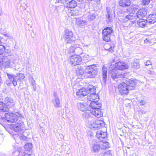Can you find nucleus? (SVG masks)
Returning a JSON list of instances; mask_svg holds the SVG:
<instances>
[{"mask_svg": "<svg viewBox=\"0 0 156 156\" xmlns=\"http://www.w3.org/2000/svg\"><path fill=\"white\" fill-rule=\"evenodd\" d=\"M90 107L91 108L90 110H86V112L83 114V118L84 119L91 117V115L99 118L103 116V113L101 111L100 108L101 106V103H98V102H91L90 105Z\"/></svg>", "mask_w": 156, "mask_h": 156, "instance_id": "nucleus-1", "label": "nucleus"}, {"mask_svg": "<svg viewBox=\"0 0 156 156\" xmlns=\"http://www.w3.org/2000/svg\"><path fill=\"white\" fill-rule=\"evenodd\" d=\"M86 123L88 127L92 129H98L101 127L105 125V122L100 120H95L94 117H89L86 118Z\"/></svg>", "mask_w": 156, "mask_h": 156, "instance_id": "nucleus-2", "label": "nucleus"}, {"mask_svg": "<svg viewBox=\"0 0 156 156\" xmlns=\"http://www.w3.org/2000/svg\"><path fill=\"white\" fill-rule=\"evenodd\" d=\"M98 69L95 65H90L85 67L84 76L86 78H93L98 73Z\"/></svg>", "mask_w": 156, "mask_h": 156, "instance_id": "nucleus-3", "label": "nucleus"}, {"mask_svg": "<svg viewBox=\"0 0 156 156\" xmlns=\"http://www.w3.org/2000/svg\"><path fill=\"white\" fill-rule=\"evenodd\" d=\"M21 114L18 113L16 114L11 113H6L5 115V119L8 122H15L18 120L21 119Z\"/></svg>", "mask_w": 156, "mask_h": 156, "instance_id": "nucleus-4", "label": "nucleus"}, {"mask_svg": "<svg viewBox=\"0 0 156 156\" xmlns=\"http://www.w3.org/2000/svg\"><path fill=\"white\" fill-rule=\"evenodd\" d=\"M113 30L111 27H107L102 30L103 38L106 41H109L111 40L110 37Z\"/></svg>", "mask_w": 156, "mask_h": 156, "instance_id": "nucleus-5", "label": "nucleus"}, {"mask_svg": "<svg viewBox=\"0 0 156 156\" xmlns=\"http://www.w3.org/2000/svg\"><path fill=\"white\" fill-rule=\"evenodd\" d=\"M65 41L66 43L73 44L74 42L73 39V34L72 32L68 29L65 30Z\"/></svg>", "mask_w": 156, "mask_h": 156, "instance_id": "nucleus-6", "label": "nucleus"}, {"mask_svg": "<svg viewBox=\"0 0 156 156\" xmlns=\"http://www.w3.org/2000/svg\"><path fill=\"white\" fill-rule=\"evenodd\" d=\"M119 91L122 95L127 94L129 90L127 84L122 82L118 85Z\"/></svg>", "mask_w": 156, "mask_h": 156, "instance_id": "nucleus-7", "label": "nucleus"}, {"mask_svg": "<svg viewBox=\"0 0 156 156\" xmlns=\"http://www.w3.org/2000/svg\"><path fill=\"white\" fill-rule=\"evenodd\" d=\"M24 125L23 122L20 120L16 124L11 125L10 127L15 132L23 131L24 128Z\"/></svg>", "mask_w": 156, "mask_h": 156, "instance_id": "nucleus-8", "label": "nucleus"}, {"mask_svg": "<svg viewBox=\"0 0 156 156\" xmlns=\"http://www.w3.org/2000/svg\"><path fill=\"white\" fill-rule=\"evenodd\" d=\"M70 63L74 66L79 65L82 62V58L79 55H74L70 57Z\"/></svg>", "mask_w": 156, "mask_h": 156, "instance_id": "nucleus-9", "label": "nucleus"}, {"mask_svg": "<svg viewBox=\"0 0 156 156\" xmlns=\"http://www.w3.org/2000/svg\"><path fill=\"white\" fill-rule=\"evenodd\" d=\"M128 68V66L126 63L122 61H119L115 63L114 69L119 71L122 69H127Z\"/></svg>", "mask_w": 156, "mask_h": 156, "instance_id": "nucleus-10", "label": "nucleus"}, {"mask_svg": "<svg viewBox=\"0 0 156 156\" xmlns=\"http://www.w3.org/2000/svg\"><path fill=\"white\" fill-rule=\"evenodd\" d=\"M109 73L111 74L112 78L115 81L117 80H116L117 79L120 78V73L119 71L116 69L114 68L112 69L110 67Z\"/></svg>", "mask_w": 156, "mask_h": 156, "instance_id": "nucleus-11", "label": "nucleus"}, {"mask_svg": "<svg viewBox=\"0 0 156 156\" xmlns=\"http://www.w3.org/2000/svg\"><path fill=\"white\" fill-rule=\"evenodd\" d=\"M87 100L92 102H98L97 101L99 99V97L98 94L95 93H92L89 94L87 96Z\"/></svg>", "mask_w": 156, "mask_h": 156, "instance_id": "nucleus-12", "label": "nucleus"}, {"mask_svg": "<svg viewBox=\"0 0 156 156\" xmlns=\"http://www.w3.org/2000/svg\"><path fill=\"white\" fill-rule=\"evenodd\" d=\"M16 61V59L14 57H8L7 59L5 61V65L7 66L14 67L15 66Z\"/></svg>", "mask_w": 156, "mask_h": 156, "instance_id": "nucleus-13", "label": "nucleus"}, {"mask_svg": "<svg viewBox=\"0 0 156 156\" xmlns=\"http://www.w3.org/2000/svg\"><path fill=\"white\" fill-rule=\"evenodd\" d=\"M147 13V9L144 8L140 9L136 14L137 18H140L144 17L146 16Z\"/></svg>", "mask_w": 156, "mask_h": 156, "instance_id": "nucleus-14", "label": "nucleus"}, {"mask_svg": "<svg viewBox=\"0 0 156 156\" xmlns=\"http://www.w3.org/2000/svg\"><path fill=\"white\" fill-rule=\"evenodd\" d=\"M75 23L78 26L82 27L87 25V23L85 20H83L82 18H80L76 19Z\"/></svg>", "mask_w": 156, "mask_h": 156, "instance_id": "nucleus-15", "label": "nucleus"}, {"mask_svg": "<svg viewBox=\"0 0 156 156\" xmlns=\"http://www.w3.org/2000/svg\"><path fill=\"white\" fill-rule=\"evenodd\" d=\"M107 9L108 13L106 15V17L108 21L111 22L115 13L114 11L109 9Z\"/></svg>", "mask_w": 156, "mask_h": 156, "instance_id": "nucleus-16", "label": "nucleus"}, {"mask_svg": "<svg viewBox=\"0 0 156 156\" xmlns=\"http://www.w3.org/2000/svg\"><path fill=\"white\" fill-rule=\"evenodd\" d=\"M136 80H128L127 82L128 87L129 90H134L136 86Z\"/></svg>", "mask_w": 156, "mask_h": 156, "instance_id": "nucleus-17", "label": "nucleus"}, {"mask_svg": "<svg viewBox=\"0 0 156 156\" xmlns=\"http://www.w3.org/2000/svg\"><path fill=\"white\" fill-rule=\"evenodd\" d=\"M5 104L8 105L10 107H13L14 106L15 103L13 100L10 97H6L4 100Z\"/></svg>", "mask_w": 156, "mask_h": 156, "instance_id": "nucleus-18", "label": "nucleus"}, {"mask_svg": "<svg viewBox=\"0 0 156 156\" xmlns=\"http://www.w3.org/2000/svg\"><path fill=\"white\" fill-rule=\"evenodd\" d=\"M88 92L87 88V89H80L76 93V95L77 96H84L87 95L88 93H90V92Z\"/></svg>", "mask_w": 156, "mask_h": 156, "instance_id": "nucleus-19", "label": "nucleus"}, {"mask_svg": "<svg viewBox=\"0 0 156 156\" xmlns=\"http://www.w3.org/2000/svg\"><path fill=\"white\" fill-rule=\"evenodd\" d=\"M53 95L54 99L52 101V102L55 107H60L59 99L57 96V94L56 93H54Z\"/></svg>", "mask_w": 156, "mask_h": 156, "instance_id": "nucleus-20", "label": "nucleus"}, {"mask_svg": "<svg viewBox=\"0 0 156 156\" xmlns=\"http://www.w3.org/2000/svg\"><path fill=\"white\" fill-rule=\"evenodd\" d=\"M77 107L79 110L81 111H85L86 112V109L87 108V105L86 103H83L79 102L76 105Z\"/></svg>", "mask_w": 156, "mask_h": 156, "instance_id": "nucleus-21", "label": "nucleus"}, {"mask_svg": "<svg viewBox=\"0 0 156 156\" xmlns=\"http://www.w3.org/2000/svg\"><path fill=\"white\" fill-rule=\"evenodd\" d=\"M147 21L151 24H153L156 22V14H151L147 18Z\"/></svg>", "mask_w": 156, "mask_h": 156, "instance_id": "nucleus-22", "label": "nucleus"}, {"mask_svg": "<svg viewBox=\"0 0 156 156\" xmlns=\"http://www.w3.org/2000/svg\"><path fill=\"white\" fill-rule=\"evenodd\" d=\"M107 133L106 132L102 131H98L96 133V136L100 140L106 138Z\"/></svg>", "mask_w": 156, "mask_h": 156, "instance_id": "nucleus-23", "label": "nucleus"}, {"mask_svg": "<svg viewBox=\"0 0 156 156\" xmlns=\"http://www.w3.org/2000/svg\"><path fill=\"white\" fill-rule=\"evenodd\" d=\"M119 4L120 6L123 7H125L130 5V0H120Z\"/></svg>", "mask_w": 156, "mask_h": 156, "instance_id": "nucleus-24", "label": "nucleus"}, {"mask_svg": "<svg viewBox=\"0 0 156 156\" xmlns=\"http://www.w3.org/2000/svg\"><path fill=\"white\" fill-rule=\"evenodd\" d=\"M77 2L74 0H72L66 4V7L68 8H74L77 6Z\"/></svg>", "mask_w": 156, "mask_h": 156, "instance_id": "nucleus-25", "label": "nucleus"}, {"mask_svg": "<svg viewBox=\"0 0 156 156\" xmlns=\"http://www.w3.org/2000/svg\"><path fill=\"white\" fill-rule=\"evenodd\" d=\"M27 2L24 0L21 1L19 3V5L20 7V9L22 10H25L27 7Z\"/></svg>", "mask_w": 156, "mask_h": 156, "instance_id": "nucleus-26", "label": "nucleus"}, {"mask_svg": "<svg viewBox=\"0 0 156 156\" xmlns=\"http://www.w3.org/2000/svg\"><path fill=\"white\" fill-rule=\"evenodd\" d=\"M9 108L6 105L2 102H0V111L2 112H7Z\"/></svg>", "mask_w": 156, "mask_h": 156, "instance_id": "nucleus-27", "label": "nucleus"}, {"mask_svg": "<svg viewBox=\"0 0 156 156\" xmlns=\"http://www.w3.org/2000/svg\"><path fill=\"white\" fill-rule=\"evenodd\" d=\"M115 46L114 44H106L105 46V49L107 51H108L111 52H113V49Z\"/></svg>", "mask_w": 156, "mask_h": 156, "instance_id": "nucleus-28", "label": "nucleus"}, {"mask_svg": "<svg viewBox=\"0 0 156 156\" xmlns=\"http://www.w3.org/2000/svg\"><path fill=\"white\" fill-rule=\"evenodd\" d=\"M101 148L102 149H105L109 147V145L107 142L101 141L100 142Z\"/></svg>", "mask_w": 156, "mask_h": 156, "instance_id": "nucleus-29", "label": "nucleus"}, {"mask_svg": "<svg viewBox=\"0 0 156 156\" xmlns=\"http://www.w3.org/2000/svg\"><path fill=\"white\" fill-rule=\"evenodd\" d=\"M132 67L135 69H137L140 67L139 62L137 60H134L132 63Z\"/></svg>", "mask_w": 156, "mask_h": 156, "instance_id": "nucleus-30", "label": "nucleus"}, {"mask_svg": "<svg viewBox=\"0 0 156 156\" xmlns=\"http://www.w3.org/2000/svg\"><path fill=\"white\" fill-rule=\"evenodd\" d=\"M107 70L106 67L103 66L102 69V77L104 82H105L106 81Z\"/></svg>", "mask_w": 156, "mask_h": 156, "instance_id": "nucleus-31", "label": "nucleus"}, {"mask_svg": "<svg viewBox=\"0 0 156 156\" xmlns=\"http://www.w3.org/2000/svg\"><path fill=\"white\" fill-rule=\"evenodd\" d=\"M100 148V142L94 143L92 146V149L94 152H98Z\"/></svg>", "mask_w": 156, "mask_h": 156, "instance_id": "nucleus-32", "label": "nucleus"}, {"mask_svg": "<svg viewBox=\"0 0 156 156\" xmlns=\"http://www.w3.org/2000/svg\"><path fill=\"white\" fill-rule=\"evenodd\" d=\"M147 23V21L144 19H140L137 22V24L140 27H145Z\"/></svg>", "mask_w": 156, "mask_h": 156, "instance_id": "nucleus-33", "label": "nucleus"}, {"mask_svg": "<svg viewBox=\"0 0 156 156\" xmlns=\"http://www.w3.org/2000/svg\"><path fill=\"white\" fill-rule=\"evenodd\" d=\"M136 14L133 13H129L128 15L126 16V18L129 20H131L136 18Z\"/></svg>", "mask_w": 156, "mask_h": 156, "instance_id": "nucleus-34", "label": "nucleus"}, {"mask_svg": "<svg viewBox=\"0 0 156 156\" xmlns=\"http://www.w3.org/2000/svg\"><path fill=\"white\" fill-rule=\"evenodd\" d=\"M75 53L79 54L81 55L83 53L82 48L79 47L78 44H75Z\"/></svg>", "mask_w": 156, "mask_h": 156, "instance_id": "nucleus-35", "label": "nucleus"}, {"mask_svg": "<svg viewBox=\"0 0 156 156\" xmlns=\"http://www.w3.org/2000/svg\"><path fill=\"white\" fill-rule=\"evenodd\" d=\"M25 78L24 74L22 73H19L17 74L16 76L15 77V80H17L18 81H21L23 80Z\"/></svg>", "mask_w": 156, "mask_h": 156, "instance_id": "nucleus-36", "label": "nucleus"}, {"mask_svg": "<svg viewBox=\"0 0 156 156\" xmlns=\"http://www.w3.org/2000/svg\"><path fill=\"white\" fill-rule=\"evenodd\" d=\"M76 73L78 75H82L83 73V68L81 66L78 67L76 69Z\"/></svg>", "mask_w": 156, "mask_h": 156, "instance_id": "nucleus-37", "label": "nucleus"}, {"mask_svg": "<svg viewBox=\"0 0 156 156\" xmlns=\"http://www.w3.org/2000/svg\"><path fill=\"white\" fill-rule=\"evenodd\" d=\"M79 14V12L77 10H71L69 12V15L72 16H76L78 15Z\"/></svg>", "mask_w": 156, "mask_h": 156, "instance_id": "nucleus-38", "label": "nucleus"}, {"mask_svg": "<svg viewBox=\"0 0 156 156\" xmlns=\"http://www.w3.org/2000/svg\"><path fill=\"white\" fill-rule=\"evenodd\" d=\"M32 144L30 143L26 144L24 146V148L27 151H30L32 149Z\"/></svg>", "mask_w": 156, "mask_h": 156, "instance_id": "nucleus-39", "label": "nucleus"}, {"mask_svg": "<svg viewBox=\"0 0 156 156\" xmlns=\"http://www.w3.org/2000/svg\"><path fill=\"white\" fill-rule=\"evenodd\" d=\"M87 89L89 91L88 92L90 93H95L96 89L95 87L90 85V86L87 88Z\"/></svg>", "mask_w": 156, "mask_h": 156, "instance_id": "nucleus-40", "label": "nucleus"}, {"mask_svg": "<svg viewBox=\"0 0 156 156\" xmlns=\"http://www.w3.org/2000/svg\"><path fill=\"white\" fill-rule=\"evenodd\" d=\"M81 57L82 58V60H87L89 58V55L85 53H83L80 55Z\"/></svg>", "mask_w": 156, "mask_h": 156, "instance_id": "nucleus-41", "label": "nucleus"}, {"mask_svg": "<svg viewBox=\"0 0 156 156\" xmlns=\"http://www.w3.org/2000/svg\"><path fill=\"white\" fill-rule=\"evenodd\" d=\"M5 46L1 44L0 45V55H2L4 52L5 51Z\"/></svg>", "mask_w": 156, "mask_h": 156, "instance_id": "nucleus-42", "label": "nucleus"}, {"mask_svg": "<svg viewBox=\"0 0 156 156\" xmlns=\"http://www.w3.org/2000/svg\"><path fill=\"white\" fill-rule=\"evenodd\" d=\"M75 45H73L71 46L69 49L68 52L70 53H72L73 52L75 53Z\"/></svg>", "mask_w": 156, "mask_h": 156, "instance_id": "nucleus-43", "label": "nucleus"}, {"mask_svg": "<svg viewBox=\"0 0 156 156\" xmlns=\"http://www.w3.org/2000/svg\"><path fill=\"white\" fill-rule=\"evenodd\" d=\"M129 74L128 73H120V78H127Z\"/></svg>", "mask_w": 156, "mask_h": 156, "instance_id": "nucleus-44", "label": "nucleus"}, {"mask_svg": "<svg viewBox=\"0 0 156 156\" xmlns=\"http://www.w3.org/2000/svg\"><path fill=\"white\" fill-rule=\"evenodd\" d=\"M89 18L90 20H93L95 18V15L94 13L90 12L88 15Z\"/></svg>", "mask_w": 156, "mask_h": 156, "instance_id": "nucleus-45", "label": "nucleus"}, {"mask_svg": "<svg viewBox=\"0 0 156 156\" xmlns=\"http://www.w3.org/2000/svg\"><path fill=\"white\" fill-rule=\"evenodd\" d=\"M7 75L11 81H13L14 80H15L16 76H15L11 75L8 73H7Z\"/></svg>", "mask_w": 156, "mask_h": 156, "instance_id": "nucleus-46", "label": "nucleus"}, {"mask_svg": "<svg viewBox=\"0 0 156 156\" xmlns=\"http://www.w3.org/2000/svg\"><path fill=\"white\" fill-rule=\"evenodd\" d=\"M150 0H142V4L144 5H147L149 4Z\"/></svg>", "mask_w": 156, "mask_h": 156, "instance_id": "nucleus-47", "label": "nucleus"}, {"mask_svg": "<svg viewBox=\"0 0 156 156\" xmlns=\"http://www.w3.org/2000/svg\"><path fill=\"white\" fill-rule=\"evenodd\" d=\"M103 154V156H112V153L110 151L105 152Z\"/></svg>", "mask_w": 156, "mask_h": 156, "instance_id": "nucleus-48", "label": "nucleus"}, {"mask_svg": "<svg viewBox=\"0 0 156 156\" xmlns=\"http://www.w3.org/2000/svg\"><path fill=\"white\" fill-rule=\"evenodd\" d=\"M145 65L146 66H148L149 65H151V62L150 60H147L144 63Z\"/></svg>", "mask_w": 156, "mask_h": 156, "instance_id": "nucleus-49", "label": "nucleus"}, {"mask_svg": "<svg viewBox=\"0 0 156 156\" xmlns=\"http://www.w3.org/2000/svg\"><path fill=\"white\" fill-rule=\"evenodd\" d=\"M15 153L16 154H18L19 153V155L18 156H20V155L22 154V152H19L18 151H16L15 152H13V154H15Z\"/></svg>", "mask_w": 156, "mask_h": 156, "instance_id": "nucleus-50", "label": "nucleus"}, {"mask_svg": "<svg viewBox=\"0 0 156 156\" xmlns=\"http://www.w3.org/2000/svg\"><path fill=\"white\" fill-rule=\"evenodd\" d=\"M146 103V101L144 100H141L140 102V105H143Z\"/></svg>", "mask_w": 156, "mask_h": 156, "instance_id": "nucleus-51", "label": "nucleus"}, {"mask_svg": "<svg viewBox=\"0 0 156 156\" xmlns=\"http://www.w3.org/2000/svg\"><path fill=\"white\" fill-rule=\"evenodd\" d=\"M17 80H14L13 81H12L14 86H16L17 85Z\"/></svg>", "mask_w": 156, "mask_h": 156, "instance_id": "nucleus-52", "label": "nucleus"}, {"mask_svg": "<svg viewBox=\"0 0 156 156\" xmlns=\"http://www.w3.org/2000/svg\"><path fill=\"white\" fill-rule=\"evenodd\" d=\"M147 112L146 111H144L143 110H140L139 111V114H143L146 113Z\"/></svg>", "mask_w": 156, "mask_h": 156, "instance_id": "nucleus-53", "label": "nucleus"}, {"mask_svg": "<svg viewBox=\"0 0 156 156\" xmlns=\"http://www.w3.org/2000/svg\"><path fill=\"white\" fill-rule=\"evenodd\" d=\"M35 83V82H34V83L33 82L32 83V84L33 87V90L34 91H35L36 90V85H35V84H34Z\"/></svg>", "mask_w": 156, "mask_h": 156, "instance_id": "nucleus-54", "label": "nucleus"}, {"mask_svg": "<svg viewBox=\"0 0 156 156\" xmlns=\"http://www.w3.org/2000/svg\"><path fill=\"white\" fill-rule=\"evenodd\" d=\"M23 156H31L30 154H27L25 152H23L22 153Z\"/></svg>", "mask_w": 156, "mask_h": 156, "instance_id": "nucleus-55", "label": "nucleus"}, {"mask_svg": "<svg viewBox=\"0 0 156 156\" xmlns=\"http://www.w3.org/2000/svg\"><path fill=\"white\" fill-rule=\"evenodd\" d=\"M26 137L24 135H22L20 137V139L22 140H25L26 139Z\"/></svg>", "mask_w": 156, "mask_h": 156, "instance_id": "nucleus-56", "label": "nucleus"}, {"mask_svg": "<svg viewBox=\"0 0 156 156\" xmlns=\"http://www.w3.org/2000/svg\"><path fill=\"white\" fill-rule=\"evenodd\" d=\"M147 73L151 75H153L154 74V72L151 71L150 70H148L147 72Z\"/></svg>", "mask_w": 156, "mask_h": 156, "instance_id": "nucleus-57", "label": "nucleus"}, {"mask_svg": "<svg viewBox=\"0 0 156 156\" xmlns=\"http://www.w3.org/2000/svg\"><path fill=\"white\" fill-rule=\"evenodd\" d=\"M150 41L149 40H148L147 39H146L144 40V43L145 44H147L148 43H150Z\"/></svg>", "mask_w": 156, "mask_h": 156, "instance_id": "nucleus-58", "label": "nucleus"}, {"mask_svg": "<svg viewBox=\"0 0 156 156\" xmlns=\"http://www.w3.org/2000/svg\"><path fill=\"white\" fill-rule=\"evenodd\" d=\"M3 14L2 9L0 7V16Z\"/></svg>", "mask_w": 156, "mask_h": 156, "instance_id": "nucleus-59", "label": "nucleus"}, {"mask_svg": "<svg viewBox=\"0 0 156 156\" xmlns=\"http://www.w3.org/2000/svg\"><path fill=\"white\" fill-rule=\"evenodd\" d=\"M2 39L0 37V45H1V44H3V43L2 41Z\"/></svg>", "mask_w": 156, "mask_h": 156, "instance_id": "nucleus-60", "label": "nucleus"}, {"mask_svg": "<svg viewBox=\"0 0 156 156\" xmlns=\"http://www.w3.org/2000/svg\"><path fill=\"white\" fill-rule=\"evenodd\" d=\"M89 133H90V136H92L93 135V134L90 131H89Z\"/></svg>", "mask_w": 156, "mask_h": 156, "instance_id": "nucleus-61", "label": "nucleus"}, {"mask_svg": "<svg viewBox=\"0 0 156 156\" xmlns=\"http://www.w3.org/2000/svg\"><path fill=\"white\" fill-rule=\"evenodd\" d=\"M100 1H101V0H97V3H99L100 2Z\"/></svg>", "mask_w": 156, "mask_h": 156, "instance_id": "nucleus-62", "label": "nucleus"}, {"mask_svg": "<svg viewBox=\"0 0 156 156\" xmlns=\"http://www.w3.org/2000/svg\"><path fill=\"white\" fill-rule=\"evenodd\" d=\"M77 1H79V2H80L82 1V0H77Z\"/></svg>", "mask_w": 156, "mask_h": 156, "instance_id": "nucleus-63", "label": "nucleus"}]
</instances>
